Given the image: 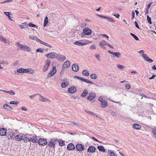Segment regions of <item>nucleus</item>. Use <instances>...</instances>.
<instances>
[{
  "label": "nucleus",
  "instance_id": "1",
  "mask_svg": "<svg viewBox=\"0 0 156 156\" xmlns=\"http://www.w3.org/2000/svg\"><path fill=\"white\" fill-rule=\"evenodd\" d=\"M16 45L19 46L22 50H25L27 51H30V48L26 45H23L18 43H17Z\"/></svg>",
  "mask_w": 156,
  "mask_h": 156
},
{
  "label": "nucleus",
  "instance_id": "2",
  "mask_svg": "<svg viewBox=\"0 0 156 156\" xmlns=\"http://www.w3.org/2000/svg\"><path fill=\"white\" fill-rule=\"evenodd\" d=\"M56 72V67L55 66H53L52 69L48 73L47 76V78H49L53 75H54Z\"/></svg>",
  "mask_w": 156,
  "mask_h": 156
},
{
  "label": "nucleus",
  "instance_id": "3",
  "mask_svg": "<svg viewBox=\"0 0 156 156\" xmlns=\"http://www.w3.org/2000/svg\"><path fill=\"white\" fill-rule=\"evenodd\" d=\"M51 60L50 59H48L45 62V64L43 68V71L45 72L48 69L50 65Z\"/></svg>",
  "mask_w": 156,
  "mask_h": 156
},
{
  "label": "nucleus",
  "instance_id": "4",
  "mask_svg": "<svg viewBox=\"0 0 156 156\" xmlns=\"http://www.w3.org/2000/svg\"><path fill=\"white\" fill-rule=\"evenodd\" d=\"M75 78H76L80 80L84 81L85 83H88L93 84V83L91 81L87 79H84L82 77H80L77 76H75L74 77Z\"/></svg>",
  "mask_w": 156,
  "mask_h": 156
},
{
  "label": "nucleus",
  "instance_id": "5",
  "mask_svg": "<svg viewBox=\"0 0 156 156\" xmlns=\"http://www.w3.org/2000/svg\"><path fill=\"white\" fill-rule=\"evenodd\" d=\"M96 97V94L95 93L90 92L89 94V96L87 97V99L92 102V101L93 99L95 98Z\"/></svg>",
  "mask_w": 156,
  "mask_h": 156
},
{
  "label": "nucleus",
  "instance_id": "6",
  "mask_svg": "<svg viewBox=\"0 0 156 156\" xmlns=\"http://www.w3.org/2000/svg\"><path fill=\"white\" fill-rule=\"evenodd\" d=\"M83 31L84 34L86 35H90L92 33L91 30L87 27L84 28L83 29Z\"/></svg>",
  "mask_w": 156,
  "mask_h": 156
},
{
  "label": "nucleus",
  "instance_id": "7",
  "mask_svg": "<svg viewBox=\"0 0 156 156\" xmlns=\"http://www.w3.org/2000/svg\"><path fill=\"white\" fill-rule=\"evenodd\" d=\"M108 52L111 54L113 55H114V57H117L118 58H120L121 57L122 55L119 52H112L110 50H108Z\"/></svg>",
  "mask_w": 156,
  "mask_h": 156
},
{
  "label": "nucleus",
  "instance_id": "8",
  "mask_svg": "<svg viewBox=\"0 0 156 156\" xmlns=\"http://www.w3.org/2000/svg\"><path fill=\"white\" fill-rule=\"evenodd\" d=\"M76 147L77 150L79 151H82L85 149L84 146L81 144H77Z\"/></svg>",
  "mask_w": 156,
  "mask_h": 156
},
{
  "label": "nucleus",
  "instance_id": "9",
  "mask_svg": "<svg viewBox=\"0 0 156 156\" xmlns=\"http://www.w3.org/2000/svg\"><path fill=\"white\" fill-rule=\"evenodd\" d=\"M57 141V139L51 140L50 142L48 144V145L50 147H55V142Z\"/></svg>",
  "mask_w": 156,
  "mask_h": 156
},
{
  "label": "nucleus",
  "instance_id": "10",
  "mask_svg": "<svg viewBox=\"0 0 156 156\" xmlns=\"http://www.w3.org/2000/svg\"><path fill=\"white\" fill-rule=\"evenodd\" d=\"M38 142L39 145L42 146H44L47 143L46 140L44 138L40 139L38 140Z\"/></svg>",
  "mask_w": 156,
  "mask_h": 156
},
{
  "label": "nucleus",
  "instance_id": "11",
  "mask_svg": "<svg viewBox=\"0 0 156 156\" xmlns=\"http://www.w3.org/2000/svg\"><path fill=\"white\" fill-rule=\"evenodd\" d=\"M142 57L144 60L148 62L149 63H152L153 61L152 59L149 58L147 55L146 54H143L142 55Z\"/></svg>",
  "mask_w": 156,
  "mask_h": 156
},
{
  "label": "nucleus",
  "instance_id": "12",
  "mask_svg": "<svg viewBox=\"0 0 156 156\" xmlns=\"http://www.w3.org/2000/svg\"><path fill=\"white\" fill-rule=\"evenodd\" d=\"M96 148L94 146H91L89 147L87 149V152L89 153H94L95 152Z\"/></svg>",
  "mask_w": 156,
  "mask_h": 156
},
{
  "label": "nucleus",
  "instance_id": "13",
  "mask_svg": "<svg viewBox=\"0 0 156 156\" xmlns=\"http://www.w3.org/2000/svg\"><path fill=\"white\" fill-rule=\"evenodd\" d=\"M24 138H25V136L20 134L16 136L15 140L18 141H20L21 140H23V139Z\"/></svg>",
  "mask_w": 156,
  "mask_h": 156
},
{
  "label": "nucleus",
  "instance_id": "14",
  "mask_svg": "<svg viewBox=\"0 0 156 156\" xmlns=\"http://www.w3.org/2000/svg\"><path fill=\"white\" fill-rule=\"evenodd\" d=\"M57 55L55 53H51L46 54V56L48 58H54L56 57Z\"/></svg>",
  "mask_w": 156,
  "mask_h": 156
},
{
  "label": "nucleus",
  "instance_id": "15",
  "mask_svg": "<svg viewBox=\"0 0 156 156\" xmlns=\"http://www.w3.org/2000/svg\"><path fill=\"white\" fill-rule=\"evenodd\" d=\"M70 62L69 61H67L65 62L62 65L63 70L65 69L68 68L70 66Z\"/></svg>",
  "mask_w": 156,
  "mask_h": 156
},
{
  "label": "nucleus",
  "instance_id": "16",
  "mask_svg": "<svg viewBox=\"0 0 156 156\" xmlns=\"http://www.w3.org/2000/svg\"><path fill=\"white\" fill-rule=\"evenodd\" d=\"M39 95L40 96V98L39 99L40 101L44 102H47V103H49L50 102L49 100L46 98L43 97L41 95L39 94Z\"/></svg>",
  "mask_w": 156,
  "mask_h": 156
},
{
  "label": "nucleus",
  "instance_id": "17",
  "mask_svg": "<svg viewBox=\"0 0 156 156\" xmlns=\"http://www.w3.org/2000/svg\"><path fill=\"white\" fill-rule=\"evenodd\" d=\"M76 88L73 86L69 88L68 89V92L71 94H74L76 92Z\"/></svg>",
  "mask_w": 156,
  "mask_h": 156
},
{
  "label": "nucleus",
  "instance_id": "18",
  "mask_svg": "<svg viewBox=\"0 0 156 156\" xmlns=\"http://www.w3.org/2000/svg\"><path fill=\"white\" fill-rule=\"evenodd\" d=\"M82 41H79L75 42L74 44L76 45L79 46H83L86 45L87 44V43H83L82 42Z\"/></svg>",
  "mask_w": 156,
  "mask_h": 156
},
{
  "label": "nucleus",
  "instance_id": "19",
  "mask_svg": "<svg viewBox=\"0 0 156 156\" xmlns=\"http://www.w3.org/2000/svg\"><path fill=\"white\" fill-rule=\"evenodd\" d=\"M75 149V147L73 144L71 143L68 144L67 146V149L69 151Z\"/></svg>",
  "mask_w": 156,
  "mask_h": 156
},
{
  "label": "nucleus",
  "instance_id": "20",
  "mask_svg": "<svg viewBox=\"0 0 156 156\" xmlns=\"http://www.w3.org/2000/svg\"><path fill=\"white\" fill-rule=\"evenodd\" d=\"M6 134V130L4 128H1L0 129V135L2 136H5Z\"/></svg>",
  "mask_w": 156,
  "mask_h": 156
},
{
  "label": "nucleus",
  "instance_id": "21",
  "mask_svg": "<svg viewBox=\"0 0 156 156\" xmlns=\"http://www.w3.org/2000/svg\"><path fill=\"white\" fill-rule=\"evenodd\" d=\"M17 72L20 73H27L29 72L28 69H25L23 68H20L18 69L17 70Z\"/></svg>",
  "mask_w": 156,
  "mask_h": 156
},
{
  "label": "nucleus",
  "instance_id": "22",
  "mask_svg": "<svg viewBox=\"0 0 156 156\" xmlns=\"http://www.w3.org/2000/svg\"><path fill=\"white\" fill-rule=\"evenodd\" d=\"M72 69L75 72H77L79 70L78 65L76 64H73L72 66Z\"/></svg>",
  "mask_w": 156,
  "mask_h": 156
},
{
  "label": "nucleus",
  "instance_id": "23",
  "mask_svg": "<svg viewBox=\"0 0 156 156\" xmlns=\"http://www.w3.org/2000/svg\"><path fill=\"white\" fill-rule=\"evenodd\" d=\"M37 138L35 136H33L32 137H31L30 139V142H32V143L37 142Z\"/></svg>",
  "mask_w": 156,
  "mask_h": 156
},
{
  "label": "nucleus",
  "instance_id": "24",
  "mask_svg": "<svg viewBox=\"0 0 156 156\" xmlns=\"http://www.w3.org/2000/svg\"><path fill=\"white\" fill-rule=\"evenodd\" d=\"M133 127L134 129L136 130H139L141 128V126L140 125L136 123L133 124Z\"/></svg>",
  "mask_w": 156,
  "mask_h": 156
},
{
  "label": "nucleus",
  "instance_id": "25",
  "mask_svg": "<svg viewBox=\"0 0 156 156\" xmlns=\"http://www.w3.org/2000/svg\"><path fill=\"white\" fill-rule=\"evenodd\" d=\"M108 44L105 41L102 40L99 42V44L100 47H102L105 45H107Z\"/></svg>",
  "mask_w": 156,
  "mask_h": 156
},
{
  "label": "nucleus",
  "instance_id": "26",
  "mask_svg": "<svg viewBox=\"0 0 156 156\" xmlns=\"http://www.w3.org/2000/svg\"><path fill=\"white\" fill-rule=\"evenodd\" d=\"M99 151L104 152L105 151V149L103 146H99L97 147Z\"/></svg>",
  "mask_w": 156,
  "mask_h": 156
},
{
  "label": "nucleus",
  "instance_id": "27",
  "mask_svg": "<svg viewBox=\"0 0 156 156\" xmlns=\"http://www.w3.org/2000/svg\"><path fill=\"white\" fill-rule=\"evenodd\" d=\"M88 93V92L87 90L86 89H84L83 93L81 95V96L82 97H85L86 96Z\"/></svg>",
  "mask_w": 156,
  "mask_h": 156
},
{
  "label": "nucleus",
  "instance_id": "28",
  "mask_svg": "<svg viewBox=\"0 0 156 156\" xmlns=\"http://www.w3.org/2000/svg\"><path fill=\"white\" fill-rule=\"evenodd\" d=\"M8 135L9 136L12 138L13 136H14V135L15 134L12 131V130H9V131L7 132V133Z\"/></svg>",
  "mask_w": 156,
  "mask_h": 156
},
{
  "label": "nucleus",
  "instance_id": "29",
  "mask_svg": "<svg viewBox=\"0 0 156 156\" xmlns=\"http://www.w3.org/2000/svg\"><path fill=\"white\" fill-rule=\"evenodd\" d=\"M66 59V57L62 55H59V61L63 62Z\"/></svg>",
  "mask_w": 156,
  "mask_h": 156
},
{
  "label": "nucleus",
  "instance_id": "30",
  "mask_svg": "<svg viewBox=\"0 0 156 156\" xmlns=\"http://www.w3.org/2000/svg\"><path fill=\"white\" fill-rule=\"evenodd\" d=\"M48 23V19L47 16H46L44 20V27H46Z\"/></svg>",
  "mask_w": 156,
  "mask_h": 156
},
{
  "label": "nucleus",
  "instance_id": "31",
  "mask_svg": "<svg viewBox=\"0 0 156 156\" xmlns=\"http://www.w3.org/2000/svg\"><path fill=\"white\" fill-rule=\"evenodd\" d=\"M107 105L108 103L107 102L105 101L101 103V106L103 108L106 107L107 106Z\"/></svg>",
  "mask_w": 156,
  "mask_h": 156
},
{
  "label": "nucleus",
  "instance_id": "32",
  "mask_svg": "<svg viewBox=\"0 0 156 156\" xmlns=\"http://www.w3.org/2000/svg\"><path fill=\"white\" fill-rule=\"evenodd\" d=\"M108 153H109V154L110 156H115V155L116 154V153H115L113 151L111 150H108Z\"/></svg>",
  "mask_w": 156,
  "mask_h": 156
},
{
  "label": "nucleus",
  "instance_id": "33",
  "mask_svg": "<svg viewBox=\"0 0 156 156\" xmlns=\"http://www.w3.org/2000/svg\"><path fill=\"white\" fill-rule=\"evenodd\" d=\"M69 84V82H63L61 84V86L63 88L66 87Z\"/></svg>",
  "mask_w": 156,
  "mask_h": 156
},
{
  "label": "nucleus",
  "instance_id": "34",
  "mask_svg": "<svg viewBox=\"0 0 156 156\" xmlns=\"http://www.w3.org/2000/svg\"><path fill=\"white\" fill-rule=\"evenodd\" d=\"M3 108L8 110H10V109H12L11 107L9 106L7 104H5L4 105Z\"/></svg>",
  "mask_w": 156,
  "mask_h": 156
},
{
  "label": "nucleus",
  "instance_id": "35",
  "mask_svg": "<svg viewBox=\"0 0 156 156\" xmlns=\"http://www.w3.org/2000/svg\"><path fill=\"white\" fill-rule=\"evenodd\" d=\"M29 38L30 39H31L34 40H35L36 41L37 40V37L35 36H32L31 35H30L29 37Z\"/></svg>",
  "mask_w": 156,
  "mask_h": 156
},
{
  "label": "nucleus",
  "instance_id": "36",
  "mask_svg": "<svg viewBox=\"0 0 156 156\" xmlns=\"http://www.w3.org/2000/svg\"><path fill=\"white\" fill-rule=\"evenodd\" d=\"M83 74L86 76H88L89 75V73L88 71L87 70H85L82 72Z\"/></svg>",
  "mask_w": 156,
  "mask_h": 156
},
{
  "label": "nucleus",
  "instance_id": "37",
  "mask_svg": "<svg viewBox=\"0 0 156 156\" xmlns=\"http://www.w3.org/2000/svg\"><path fill=\"white\" fill-rule=\"evenodd\" d=\"M90 77L92 79H95L97 78V76L95 74L92 73L90 75Z\"/></svg>",
  "mask_w": 156,
  "mask_h": 156
},
{
  "label": "nucleus",
  "instance_id": "38",
  "mask_svg": "<svg viewBox=\"0 0 156 156\" xmlns=\"http://www.w3.org/2000/svg\"><path fill=\"white\" fill-rule=\"evenodd\" d=\"M130 34L131 36H132L136 40L138 41L139 40V38L137 37L134 34H133L132 33H130Z\"/></svg>",
  "mask_w": 156,
  "mask_h": 156
},
{
  "label": "nucleus",
  "instance_id": "39",
  "mask_svg": "<svg viewBox=\"0 0 156 156\" xmlns=\"http://www.w3.org/2000/svg\"><path fill=\"white\" fill-rule=\"evenodd\" d=\"M104 96H100L98 98V100L100 101L102 103L104 101Z\"/></svg>",
  "mask_w": 156,
  "mask_h": 156
},
{
  "label": "nucleus",
  "instance_id": "40",
  "mask_svg": "<svg viewBox=\"0 0 156 156\" xmlns=\"http://www.w3.org/2000/svg\"><path fill=\"white\" fill-rule=\"evenodd\" d=\"M7 93L11 95H14L15 94V92L12 90H10V91H7Z\"/></svg>",
  "mask_w": 156,
  "mask_h": 156
},
{
  "label": "nucleus",
  "instance_id": "41",
  "mask_svg": "<svg viewBox=\"0 0 156 156\" xmlns=\"http://www.w3.org/2000/svg\"><path fill=\"white\" fill-rule=\"evenodd\" d=\"M25 137L24 138H23V140H24V141L25 142H27L28 141L30 142V139L27 136H25Z\"/></svg>",
  "mask_w": 156,
  "mask_h": 156
},
{
  "label": "nucleus",
  "instance_id": "42",
  "mask_svg": "<svg viewBox=\"0 0 156 156\" xmlns=\"http://www.w3.org/2000/svg\"><path fill=\"white\" fill-rule=\"evenodd\" d=\"M65 145V141L59 140V146H62Z\"/></svg>",
  "mask_w": 156,
  "mask_h": 156
},
{
  "label": "nucleus",
  "instance_id": "43",
  "mask_svg": "<svg viewBox=\"0 0 156 156\" xmlns=\"http://www.w3.org/2000/svg\"><path fill=\"white\" fill-rule=\"evenodd\" d=\"M152 132L154 134V136L156 138V127H154V129H152Z\"/></svg>",
  "mask_w": 156,
  "mask_h": 156
},
{
  "label": "nucleus",
  "instance_id": "44",
  "mask_svg": "<svg viewBox=\"0 0 156 156\" xmlns=\"http://www.w3.org/2000/svg\"><path fill=\"white\" fill-rule=\"evenodd\" d=\"M19 103V102L18 101H11L10 102V104L11 105H17Z\"/></svg>",
  "mask_w": 156,
  "mask_h": 156
},
{
  "label": "nucleus",
  "instance_id": "45",
  "mask_svg": "<svg viewBox=\"0 0 156 156\" xmlns=\"http://www.w3.org/2000/svg\"><path fill=\"white\" fill-rule=\"evenodd\" d=\"M147 20L149 23L150 24H152L151 18L148 15L147 16Z\"/></svg>",
  "mask_w": 156,
  "mask_h": 156
},
{
  "label": "nucleus",
  "instance_id": "46",
  "mask_svg": "<svg viewBox=\"0 0 156 156\" xmlns=\"http://www.w3.org/2000/svg\"><path fill=\"white\" fill-rule=\"evenodd\" d=\"M4 14L7 16L9 18H10V13L9 12H4Z\"/></svg>",
  "mask_w": 156,
  "mask_h": 156
},
{
  "label": "nucleus",
  "instance_id": "47",
  "mask_svg": "<svg viewBox=\"0 0 156 156\" xmlns=\"http://www.w3.org/2000/svg\"><path fill=\"white\" fill-rule=\"evenodd\" d=\"M28 25L30 27H37H37L36 25L32 24L31 23H29L28 24Z\"/></svg>",
  "mask_w": 156,
  "mask_h": 156
},
{
  "label": "nucleus",
  "instance_id": "48",
  "mask_svg": "<svg viewBox=\"0 0 156 156\" xmlns=\"http://www.w3.org/2000/svg\"><path fill=\"white\" fill-rule=\"evenodd\" d=\"M108 21H109L110 22H112L113 23L115 22V20L112 19V18L110 17H108V20H107Z\"/></svg>",
  "mask_w": 156,
  "mask_h": 156
},
{
  "label": "nucleus",
  "instance_id": "49",
  "mask_svg": "<svg viewBox=\"0 0 156 156\" xmlns=\"http://www.w3.org/2000/svg\"><path fill=\"white\" fill-rule=\"evenodd\" d=\"M0 64H6V65H7L8 64V62H6V61H1V62H0Z\"/></svg>",
  "mask_w": 156,
  "mask_h": 156
},
{
  "label": "nucleus",
  "instance_id": "50",
  "mask_svg": "<svg viewBox=\"0 0 156 156\" xmlns=\"http://www.w3.org/2000/svg\"><path fill=\"white\" fill-rule=\"evenodd\" d=\"M95 57L97 58V59L99 61L101 60V59L100 56V55L99 54H95Z\"/></svg>",
  "mask_w": 156,
  "mask_h": 156
},
{
  "label": "nucleus",
  "instance_id": "51",
  "mask_svg": "<svg viewBox=\"0 0 156 156\" xmlns=\"http://www.w3.org/2000/svg\"><path fill=\"white\" fill-rule=\"evenodd\" d=\"M71 123H70V124H72V123L74 125H76L77 126H79V123L77 122H71Z\"/></svg>",
  "mask_w": 156,
  "mask_h": 156
},
{
  "label": "nucleus",
  "instance_id": "52",
  "mask_svg": "<svg viewBox=\"0 0 156 156\" xmlns=\"http://www.w3.org/2000/svg\"><path fill=\"white\" fill-rule=\"evenodd\" d=\"M117 67L118 68L120 69H122L124 68V66H123L121 65H118Z\"/></svg>",
  "mask_w": 156,
  "mask_h": 156
},
{
  "label": "nucleus",
  "instance_id": "53",
  "mask_svg": "<svg viewBox=\"0 0 156 156\" xmlns=\"http://www.w3.org/2000/svg\"><path fill=\"white\" fill-rule=\"evenodd\" d=\"M36 51L37 52H41L43 53V51L41 48H37L36 49Z\"/></svg>",
  "mask_w": 156,
  "mask_h": 156
},
{
  "label": "nucleus",
  "instance_id": "54",
  "mask_svg": "<svg viewBox=\"0 0 156 156\" xmlns=\"http://www.w3.org/2000/svg\"><path fill=\"white\" fill-rule=\"evenodd\" d=\"M85 111L87 113H88L91 115H94V114H93V112H91L89 110H85Z\"/></svg>",
  "mask_w": 156,
  "mask_h": 156
},
{
  "label": "nucleus",
  "instance_id": "55",
  "mask_svg": "<svg viewBox=\"0 0 156 156\" xmlns=\"http://www.w3.org/2000/svg\"><path fill=\"white\" fill-rule=\"evenodd\" d=\"M101 35L102 37H105L107 39L109 38V37L106 34H101Z\"/></svg>",
  "mask_w": 156,
  "mask_h": 156
},
{
  "label": "nucleus",
  "instance_id": "56",
  "mask_svg": "<svg viewBox=\"0 0 156 156\" xmlns=\"http://www.w3.org/2000/svg\"><path fill=\"white\" fill-rule=\"evenodd\" d=\"M39 95V94H35L33 95H30L29 96V97H30V98H31V99H34V97L36 95Z\"/></svg>",
  "mask_w": 156,
  "mask_h": 156
},
{
  "label": "nucleus",
  "instance_id": "57",
  "mask_svg": "<svg viewBox=\"0 0 156 156\" xmlns=\"http://www.w3.org/2000/svg\"><path fill=\"white\" fill-rule=\"evenodd\" d=\"M43 44L49 47H52L49 44L46 43L45 42L43 43Z\"/></svg>",
  "mask_w": 156,
  "mask_h": 156
},
{
  "label": "nucleus",
  "instance_id": "58",
  "mask_svg": "<svg viewBox=\"0 0 156 156\" xmlns=\"http://www.w3.org/2000/svg\"><path fill=\"white\" fill-rule=\"evenodd\" d=\"M125 87H126V89H129L130 87V85L129 84H126L125 85Z\"/></svg>",
  "mask_w": 156,
  "mask_h": 156
},
{
  "label": "nucleus",
  "instance_id": "59",
  "mask_svg": "<svg viewBox=\"0 0 156 156\" xmlns=\"http://www.w3.org/2000/svg\"><path fill=\"white\" fill-rule=\"evenodd\" d=\"M2 41H3L5 43H7L8 42L7 40H6V38L4 37L3 39H2Z\"/></svg>",
  "mask_w": 156,
  "mask_h": 156
},
{
  "label": "nucleus",
  "instance_id": "60",
  "mask_svg": "<svg viewBox=\"0 0 156 156\" xmlns=\"http://www.w3.org/2000/svg\"><path fill=\"white\" fill-rule=\"evenodd\" d=\"M113 15L114 16H115L117 18H118L120 16V15L119 14H113Z\"/></svg>",
  "mask_w": 156,
  "mask_h": 156
},
{
  "label": "nucleus",
  "instance_id": "61",
  "mask_svg": "<svg viewBox=\"0 0 156 156\" xmlns=\"http://www.w3.org/2000/svg\"><path fill=\"white\" fill-rule=\"evenodd\" d=\"M36 41H37L38 42H39L41 44H43V43H44L42 41H41V40L38 39V38H37V40Z\"/></svg>",
  "mask_w": 156,
  "mask_h": 156
},
{
  "label": "nucleus",
  "instance_id": "62",
  "mask_svg": "<svg viewBox=\"0 0 156 156\" xmlns=\"http://www.w3.org/2000/svg\"><path fill=\"white\" fill-rule=\"evenodd\" d=\"M134 23H135V26L136 27H137L138 29H140V27H139L137 22L136 21H135Z\"/></svg>",
  "mask_w": 156,
  "mask_h": 156
},
{
  "label": "nucleus",
  "instance_id": "63",
  "mask_svg": "<svg viewBox=\"0 0 156 156\" xmlns=\"http://www.w3.org/2000/svg\"><path fill=\"white\" fill-rule=\"evenodd\" d=\"M96 48V46L94 45H93L90 47V48L91 49H95Z\"/></svg>",
  "mask_w": 156,
  "mask_h": 156
},
{
  "label": "nucleus",
  "instance_id": "64",
  "mask_svg": "<svg viewBox=\"0 0 156 156\" xmlns=\"http://www.w3.org/2000/svg\"><path fill=\"white\" fill-rule=\"evenodd\" d=\"M135 16V13L134 11H133L132 13V19H133Z\"/></svg>",
  "mask_w": 156,
  "mask_h": 156
}]
</instances>
